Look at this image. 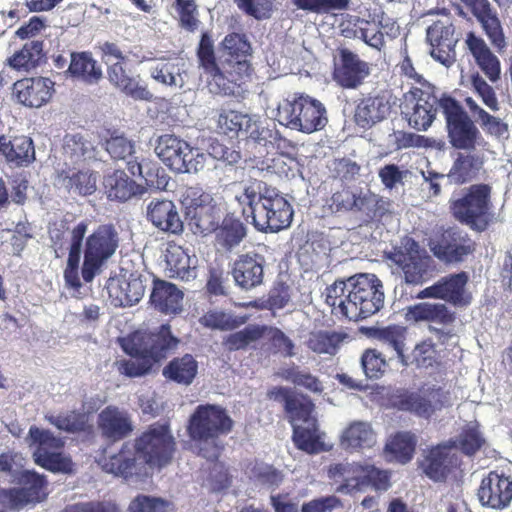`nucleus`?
Returning <instances> with one entry per match:
<instances>
[{
  "instance_id": "obj_59",
  "label": "nucleus",
  "mask_w": 512,
  "mask_h": 512,
  "mask_svg": "<svg viewBox=\"0 0 512 512\" xmlns=\"http://www.w3.org/2000/svg\"><path fill=\"white\" fill-rule=\"evenodd\" d=\"M88 224L81 221L70 231V245L66 269H78L83 239L87 233Z\"/></svg>"
},
{
  "instance_id": "obj_61",
  "label": "nucleus",
  "mask_w": 512,
  "mask_h": 512,
  "mask_svg": "<svg viewBox=\"0 0 512 512\" xmlns=\"http://www.w3.org/2000/svg\"><path fill=\"white\" fill-rule=\"evenodd\" d=\"M361 365L365 375L370 379L381 378L387 368L383 355L376 349H366L361 356Z\"/></svg>"
},
{
  "instance_id": "obj_44",
  "label": "nucleus",
  "mask_w": 512,
  "mask_h": 512,
  "mask_svg": "<svg viewBox=\"0 0 512 512\" xmlns=\"http://www.w3.org/2000/svg\"><path fill=\"white\" fill-rule=\"evenodd\" d=\"M105 193L111 200L127 201L137 193L138 185L123 170H114L104 177Z\"/></svg>"
},
{
  "instance_id": "obj_47",
  "label": "nucleus",
  "mask_w": 512,
  "mask_h": 512,
  "mask_svg": "<svg viewBox=\"0 0 512 512\" xmlns=\"http://www.w3.org/2000/svg\"><path fill=\"white\" fill-rule=\"evenodd\" d=\"M390 203L383 197L370 191L359 193L355 204V213H360L365 222L380 220L388 211Z\"/></svg>"
},
{
  "instance_id": "obj_5",
  "label": "nucleus",
  "mask_w": 512,
  "mask_h": 512,
  "mask_svg": "<svg viewBox=\"0 0 512 512\" xmlns=\"http://www.w3.org/2000/svg\"><path fill=\"white\" fill-rule=\"evenodd\" d=\"M234 420L227 409L218 404H200L190 415L187 433L197 444L199 455L209 461H216L223 445L221 438L233 431Z\"/></svg>"
},
{
  "instance_id": "obj_64",
  "label": "nucleus",
  "mask_w": 512,
  "mask_h": 512,
  "mask_svg": "<svg viewBox=\"0 0 512 512\" xmlns=\"http://www.w3.org/2000/svg\"><path fill=\"white\" fill-rule=\"evenodd\" d=\"M171 503L160 497L139 494L129 504V512H167Z\"/></svg>"
},
{
  "instance_id": "obj_58",
  "label": "nucleus",
  "mask_w": 512,
  "mask_h": 512,
  "mask_svg": "<svg viewBox=\"0 0 512 512\" xmlns=\"http://www.w3.org/2000/svg\"><path fill=\"white\" fill-rule=\"evenodd\" d=\"M223 47L227 52L226 59L247 60V56L251 54V45L244 34L230 33L225 36Z\"/></svg>"
},
{
  "instance_id": "obj_16",
  "label": "nucleus",
  "mask_w": 512,
  "mask_h": 512,
  "mask_svg": "<svg viewBox=\"0 0 512 512\" xmlns=\"http://www.w3.org/2000/svg\"><path fill=\"white\" fill-rule=\"evenodd\" d=\"M16 482L19 487L2 489L0 501L12 510L43 502L48 497V480L45 475L33 470L18 473Z\"/></svg>"
},
{
  "instance_id": "obj_40",
  "label": "nucleus",
  "mask_w": 512,
  "mask_h": 512,
  "mask_svg": "<svg viewBox=\"0 0 512 512\" xmlns=\"http://www.w3.org/2000/svg\"><path fill=\"white\" fill-rule=\"evenodd\" d=\"M366 331L370 338L391 347L396 352L399 361L403 365L407 366L409 364L408 357L404 352L407 333L406 327L392 324L386 327H369Z\"/></svg>"
},
{
  "instance_id": "obj_7",
  "label": "nucleus",
  "mask_w": 512,
  "mask_h": 512,
  "mask_svg": "<svg viewBox=\"0 0 512 512\" xmlns=\"http://www.w3.org/2000/svg\"><path fill=\"white\" fill-rule=\"evenodd\" d=\"M327 476L339 483L338 492L352 494L372 487L376 491H387L391 486V474L373 464L360 462H340L331 464Z\"/></svg>"
},
{
  "instance_id": "obj_6",
  "label": "nucleus",
  "mask_w": 512,
  "mask_h": 512,
  "mask_svg": "<svg viewBox=\"0 0 512 512\" xmlns=\"http://www.w3.org/2000/svg\"><path fill=\"white\" fill-rule=\"evenodd\" d=\"M492 187L489 184H472L462 195L450 200V213L459 223L476 232H484L494 222Z\"/></svg>"
},
{
  "instance_id": "obj_28",
  "label": "nucleus",
  "mask_w": 512,
  "mask_h": 512,
  "mask_svg": "<svg viewBox=\"0 0 512 512\" xmlns=\"http://www.w3.org/2000/svg\"><path fill=\"white\" fill-rule=\"evenodd\" d=\"M97 426L101 436L111 442L125 439L134 428L129 414L114 405L106 406L98 414Z\"/></svg>"
},
{
  "instance_id": "obj_38",
  "label": "nucleus",
  "mask_w": 512,
  "mask_h": 512,
  "mask_svg": "<svg viewBox=\"0 0 512 512\" xmlns=\"http://www.w3.org/2000/svg\"><path fill=\"white\" fill-rule=\"evenodd\" d=\"M406 319L452 325L456 320V313L444 303L421 302L407 308Z\"/></svg>"
},
{
  "instance_id": "obj_60",
  "label": "nucleus",
  "mask_w": 512,
  "mask_h": 512,
  "mask_svg": "<svg viewBox=\"0 0 512 512\" xmlns=\"http://www.w3.org/2000/svg\"><path fill=\"white\" fill-rule=\"evenodd\" d=\"M411 355V363L415 364L418 368L433 367L437 363L438 352L431 338L424 339L417 343Z\"/></svg>"
},
{
  "instance_id": "obj_54",
  "label": "nucleus",
  "mask_w": 512,
  "mask_h": 512,
  "mask_svg": "<svg viewBox=\"0 0 512 512\" xmlns=\"http://www.w3.org/2000/svg\"><path fill=\"white\" fill-rule=\"evenodd\" d=\"M266 330V326L248 325L240 331L229 334L224 340V345L229 351L246 349L252 343L260 340Z\"/></svg>"
},
{
  "instance_id": "obj_52",
  "label": "nucleus",
  "mask_w": 512,
  "mask_h": 512,
  "mask_svg": "<svg viewBox=\"0 0 512 512\" xmlns=\"http://www.w3.org/2000/svg\"><path fill=\"white\" fill-rule=\"evenodd\" d=\"M452 442H455L454 448H459L467 456L475 455L486 444L478 423L464 426L458 439L450 440L448 445H451Z\"/></svg>"
},
{
  "instance_id": "obj_15",
  "label": "nucleus",
  "mask_w": 512,
  "mask_h": 512,
  "mask_svg": "<svg viewBox=\"0 0 512 512\" xmlns=\"http://www.w3.org/2000/svg\"><path fill=\"white\" fill-rule=\"evenodd\" d=\"M440 103L441 97L435 94V87L423 84L422 87L411 88L404 95L402 113L412 128L426 131L434 122Z\"/></svg>"
},
{
  "instance_id": "obj_51",
  "label": "nucleus",
  "mask_w": 512,
  "mask_h": 512,
  "mask_svg": "<svg viewBox=\"0 0 512 512\" xmlns=\"http://www.w3.org/2000/svg\"><path fill=\"white\" fill-rule=\"evenodd\" d=\"M247 320V316H235L220 310H209L199 318V323L211 330L230 331L245 324Z\"/></svg>"
},
{
  "instance_id": "obj_17",
  "label": "nucleus",
  "mask_w": 512,
  "mask_h": 512,
  "mask_svg": "<svg viewBox=\"0 0 512 512\" xmlns=\"http://www.w3.org/2000/svg\"><path fill=\"white\" fill-rule=\"evenodd\" d=\"M389 259L401 270L406 284L421 285L429 278L432 259L412 238L395 248Z\"/></svg>"
},
{
  "instance_id": "obj_22",
  "label": "nucleus",
  "mask_w": 512,
  "mask_h": 512,
  "mask_svg": "<svg viewBox=\"0 0 512 512\" xmlns=\"http://www.w3.org/2000/svg\"><path fill=\"white\" fill-rule=\"evenodd\" d=\"M427 40L431 46V56L445 66H450L456 59L455 28L452 23L433 22L427 29Z\"/></svg>"
},
{
  "instance_id": "obj_8",
  "label": "nucleus",
  "mask_w": 512,
  "mask_h": 512,
  "mask_svg": "<svg viewBox=\"0 0 512 512\" xmlns=\"http://www.w3.org/2000/svg\"><path fill=\"white\" fill-rule=\"evenodd\" d=\"M277 119L282 125L307 134L322 130L328 122L325 106L304 94H295L292 99L280 102Z\"/></svg>"
},
{
  "instance_id": "obj_33",
  "label": "nucleus",
  "mask_w": 512,
  "mask_h": 512,
  "mask_svg": "<svg viewBox=\"0 0 512 512\" xmlns=\"http://www.w3.org/2000/svg\"><path fill=\"white\" fill-rule=\"evenodd\" d=\"M484 163L483 155L471 151L458 152L446 175L449 183L463 185L476 180L484 168Z\"/></svg>"
},
{
  "instance_id": "obj_45",
  "label": "nucleus",
  "mask_w": 512,
  "mask_h": 512,
  "mask_svg": "<svg viewBox=\"0 0 512 512\" xmlns=\"http://www.w3.org/2000/svg\"><path fill=\"white\" fill-rule=\"evenodd\" d=\"M68 72L72 77L80 78L86 83H97L102 78V70L88 52H74Z\"/></svg>"
},
{
  "instance_id": "obj_50",
  "label": "nucleus",
  "mask_w": 512,
  "mask_h": 512,
  "mask_svg": "<svg viewBox=\"0 0 512 512\" xmlns=\"http://www.w3.org/2000/svg\"><path fill=\"white\" fill-rule=\"evenodd\" d=\"M315 405L312 400L303 394H295L292 398L288 399L284 405V412L291 423L292 427L298 425V422L308 423L316 420L312 416Z\"/></svg>"
},
{
  "instance_id": "obj_34",
  "label": "nucleus",
  "mask_w": 512,
  "mask_h": 512,
  "mask_svg": "<svg viewBox=\"0 0 512 512\" xmlns=\"http://www.w3.org/2000/svg\"><path fill=\"white\" fill-rule=\"evenodd\" d=\"M467 49L476 64L491 82L500 79L501 65L496 55L492 53L486 42L474 32H469L465 40Z\"/></svg>"
},
{
  "instance_id": "obj_19",
  "label": "nucleus",
  "mask_w": 512,
  "mask_h": 512,
  "mask_svg": "<svg viewBox=\"0 0 512 512\" xmlns=\"http://www.w3.org/2000/svg\"><path fill=\"white\" fill-rule=\"evenodd\" d=\"M469 275L465 271L441 277L433 285L417 294L418 299L432 298L443 300L455 307H467L472 302V295L467 291Z\"/></svg>"
},
{
  "instance_id": "obj_9",
  "label": "nucleus",
  "mask_w": 512,
  "mask_h": 512,
  "mask_svg": "<svg viewBox=\"0 0 512 512\" xmlns=\"http://www.w3.org/2000/svg\"><path fill=\"white\" fill-rule=\"evenodd\" d=\"M440 109L445 118L448 142L451 147L464 151L475 150L484 139L462 105L452 96L443 94Z\"/></svg>"
},
{
  "instance_id": "obj_14",
  "label": "nucleus",
  "mask_w": 512,
  "mask_h": 512,
  "mask_svg": "<svg viewBox=\"0 0 512 512\" xmlns=\"http://www.w3.org/2000/svg\"><path fill=\"white\" fill-rule=\"evenodd\" d=\"M428 247L440 262L453 265L463 263L473 256L477 243L466 231L458 227H449L430 238Z\"/></svg>"
},
{
  "instance_id": "obj_43",
  "label": "nucleus",
  "mask_w": 512,
  "mask_h": 512,
  "mask_svg": "<svg viewBox=\"0 0 512 512\" xmlns=\"http://www.w3.org/2000/svg\"><path fill=\"white\" fill-rule=\"evenodd\" d=\"M306 427L294 425L292 440L295 446L308 454H318L327 451L319 432L317 419L306 423Z\"/></svg>"
},
{
  "instance_id": "obj_30",
  "label": "nucleus",
  "mask_w": 512,
  "mask_h": 512,
  "mask_svg": "<svg viewBox=\"0 0 512 512\" xmlns=\"http://www.w3.org/2000/svg\"><path fill=\"white\" fill-rule=\"evenodd\" d=\"M128 61L129 59L109 64L107 67L109 82L128 97L135 100L151 101L152 93L146 85L140 84L137 78L131 75V71L127 67Z\"/></svg>"
},
{
  "instance_id": "obj_32",
  "label": "nucleus",
  "mask_w": 512,
  "mask_h": 512,
  "mask_svg": "<svg viewBox=\"0 0 512 512\" xmlns=\"http://www.w3.org/2000/svg\"><path fill=\"white\" fill-rule=\"evenodd\" d=\"M217 122L220 130L231 138L242 134L254 141L260 140L259 127L248 114L231 109H222Z\"/></svg>"
},
{
  "instance_id": "obj_26",
  "label": "nucleus",
  "mask_w": 512,
  "mask_h": 512,
  "mask_svg": "<svg viewBox=\"0 0 512 512\" xmlns=\"http://www.w3.org/2000/svg\"><path fill=\"white\" fill-rule=\"evenodd\" d=\"M478 498L483 506L493 509L507 507L512 500V479L504 474L491 471L481 481Z\"/></svg>"
},
{
  "instance_id": "obj_36",
  "label": "nucleus",
  "mask_w": 512,
  "mask_h": 512,
  "mask_svg": "<svg viewBox=\"0 0 512 512\" xmlns=\"http://www.w3.org/2000/svg\"><path fill=\"white\" fill-rule=\"evenodd\" d=\"M150 301L159 312L176 315L182 311L183 292L175 284L157 279L154 281Z\"/></svg>"
},
{
  "instance_id": "obj_39",
  "label": "nucleus",
  "mask_w": 512,
  "mask_h": 512,
  "mask_svg": "<svg viewBox=\"0 0 512 512\" xmlns=\"http://www.w3.org/2000/svg\"><path fill=\"white\" fill-rule=\"evenodd\" d=\"M198 374V362L191 354L174 357L163 368V377L178 385L189 386Z\"/></svg>"
},
{
  "instance_id": "obj_63",
  "label": "nucleus",
  "mask_w": 512,
  "mask_h": 512,
  "mask_svg": "<svg viewBox=\"0 0 512 512\" xmlns=\"http://www.w3.org/2000/svg\"><path fill=\"white\" fill-rule=\"evenodd\" d=\"M358 194L348 187L334 192L327 200V207L332 213L354 212Z\"/></svg>"
},
{
  "instance_id": "obj_62",
  "label": "nucleus",
  "mask_w": 512,
  "mask_h": 512,
  "mask_svg": "<svg viewBox=\"0 0 512 512\" xmlns=\"http://www.w3.org/2000/svg\"><path fill=\"white\" fill-rule=\"evenodd\" d=\"M67 188L79 195H91L96 190V175L89 170H78L68 176Z\"/></svg>"
},
{
  "instance_id": "obj_1",
  "label": "nucleus",
  "mask_w": 512,
  "mask_h": 512,
  "mask_svg": "<svg viewBox=\"0 0 512 512\" xmlns=\"http://www.w3.org/2000/svg\"><path fill=\"white\" fill-rule=\"evenodd\" d=\"M176 442L168 423H152L133 442H124L117 453L104 458L102 470L126 481H145L155 470L169 465Z\"/></svg>"
},
{
  "instance_id": "obj_4",
  "label": "nucleus",
  "mask_w": 512,
  "mask_h": 512,
  "mask_svg": "<svg viewBox=\"0 0 512 512\" xmlns=\"http://www.w3.org/2000/svg\"><path fill=\"white\" fill-rule=\"evenodd\" d=\"M179 343L180 339L172 334L168 323L155 331H135L121 341L123 351L131 358L118 361L117 369L130 378L144 376L156 363L176 350Z\"/></svg>"
},
{
  "instance_id": "obj_25",
  "label": "nucleus",
  "mask_w": 512,
  "mask_h": 512,
  "mask_svg": "<svg viewBox=\"0 0 512 512\" xmlns=\"http://www.w3.org/2000/svg\"><path fill=\"white\" fill-rule=\"evenodd\" d=\"M461 3L481 24L491 44L502 51L506 47L503 29L489 0H461Z\"/></svg>"
},
{
  "instance_id": "obj_42",
  "label": "nucleus",
  "mask_w": 512,
  "mask_h": 512,
  "mask_svg": "<svg viewBox=\"0 0 512 512\" xmlns=\"http://www.w3.org/2000/svg\"><path fill=\"white\" fill-rule=\"evenodd\" d=\"M43 47V41H29L7 59V64L16 71L29 72L38 67L45 57Z\"/></svg>"
},
{
  "instance_id": "obj_11",
  "label": "nucleus",
  "mask_w": 512,
  "mask_h": 512,
  "mask_svg": "<svg viewBox=\"0 0 512 512\" xmlns=\"http://www.w3.org/2000/svg\"><path fill=\"white\" fill-rule=\"evenodd\" d=\"M119 246V236L111 224L98 226L85 241L82 278L91 282Z\"/></svg>"
},
{
  "instance_id": "obj_27",
  "label": "nucleus",
  "mask_w": 512,
  "mask_h": 512,
  "mask_svg": "<svg viewBox=\"0 0 512 512\" xmlns=\"http://www.w3.org/2000/svg\"><path fill=\"white\" fill-rule=\"evenodd\" d=\"M265 258L256 252L240 254L234 261L231 274L235 284L251 290L263 283Z\"/></svg>"
},
{
  "instance_id": "obj_31",
  "label": "nucleus",
  "mask_w": 512,
  "mask_h": 512,
  "mask_svg": "<svg viewBox=\"0 0 512 512\" xmlns=\"http://www.w3.org/2000/svg\"><path fill=\"white\" fill-rule=\"evenodd\" d=\"M455 442L432 447L421 463L423 472L433 481H444L456 466V457L451 455Z\"/></svg>"
},
{
  "instance_id": "obj_53",
  "label": "nucleus",
  "mask_w": 512,
  "mask_h": 512,
  "mask_svg": "<svg viewBox=\"0 0 512 512\" xmlns=\"http://www.w3.org/2000/svg\"><path fill=\"white\" fill-rule=\"evenodd\" d=\"M278 375L285 381L293 383L295 386L302 387L312 393H322L323 386L318 377L309 371L301 370L297 365H291L282 368Z\"/></svg>"
},
{
  "instance_id": "obj_57",
  "label": "nucleus",
  "mask_w": 512,
  "mask_h": 512,
  "mask_svg": "<svg viewBox=\"0 0 512 512\" xmlns=\"http://www.w3.org/2000/svg\"><path fill=\"white\" fill-rule=\"evenodd\" d=\"M197 58L199 67H201L204 73L210 78L218 69L219 64L216 60L213 40L207 32L201 35L197 48Z\"/></svg>"
},
{
  "instance_id": "obj_24",
  "label": "nucleus",
  "mask_w": 512,
  "mask_h": 512,
  "mask_svg": "<svg viewBox=\"0 0 512 512\" xmlns=\"http://www.w3.org/2000/svg\"><path fill=\"white\" fill-rule=\"evenodd\" d=\"M369 73L368 63L361 60L357 54L346 48L339 51V60L335 64L333 78L342 88L356 89Z\"/></svg>"
},
{
  "instance_id": "obj_23",
  "label": "nucleus",
  "mask_w": 512,
  "mask_h": 512,
  "mask_svg": "<svg viewBox=\"0 0 512 512\" xmlns=\"http://www.w3.org/2000/svg\"><path fill=\"white\" fill-rule=\"evenodd\" d=\"M391 111L389 98L383 93L362 95L355 101L353 119L362 129H370L382 122Z\"/></svg>"
},
{
  "instance_id": "obj_12",
  "label": "nucleus",
  "mask_w": 512,
  "mask_h": 512,
  "mask_svg": "<svg viewBox=\"0 0 512 512\" xmlns=\"http://www.w3.org/2000/svg\"><path fill=\"white\" fill-rule=\"evenodd\" d=\"M155 152L168 168L177 173H196L204 167L205 155L173 134L161 135Z\"/></svg>"
},
{
  "instance_id": "obj_49",
  "label": "nucleus",
  "mask_w": 512,
  "mask_h": 512,
  "mask_svg": "<svg viewBox=\"0 0 512 512\" xmlns=\"http://www.w3.org/2000/svg\"><path fill=\"white\" fill-rule=\"evenodd\" d=\"M45 419L57 429L67 433H81L85 432L89 427L88 415L84 412L77 410H70L61 412L57 415H45Z\"/></svg>"
},
{
  "instance_id": "obj_2",
  "label": "nucleus",
  "mask_w": 512,
  "mask_h": 512,
  "mask_svg": "<svg viewBox=\"0 0 512 512\" xmlns=\"http://www.w3.org/2000/svg\"><path fill=\"white\" fill-rule=\"evenodd\" d=\"M326 303L335 314L350 321L365 319L384 305L381 280L374 274H357L347 280H336L326 288Z\"/></svg>"
},
{
  "instance_id": "obj_48",
  "label": "nucleus",
  "mask_w": 512,
  "mask_h": 512,
  "mask_svg": "<svg viewBox=\"0 0 512 512\" xmlns=\"http://www.w3.org/2000/svg\"><path fill=\"white\" fill-rule=\"evenodd\" d=\"M166 263L172 277L188 280L194 275L189 254L177 244H169L165 254Z\"/></svg>"
},
{
  "instance_id": "obj_55",
  "label": "nucleus",
  "mask_w": 512,
  "mask_h": 512,
  "mask_svg": "<svg viewBox=\"0 0 512 512\" xmlns=\"http://www.w3.org/2000/svg\"><path fill=\"white\" fill-rule=\"evenodd\" d=\"M93 144L81 134H67L64 138L63 153L74 164L91 157Z\"/></svg>"
},
{
  "instance_id": "obj_20",
  "label": "nucleus",
  "mask_w": 512,
  "mask_h": 512,
  "mask_svg": "<svg viewBox=\"0 0 512 512\" xmlns=\"http://www.w3.org/2000/svg\"><path fill=\"white\" fill-rule=\"evenodd\" d=\"M212 201V196L198 185L187 187L182 194L189 225L202 234L214 230L217 224L212 214Z\"/></svg>"
},
{
  "instance_id": "obj_18",
  "label": "nucleus",
  "mask_w": 512,
  "mask_h": 512,
  "mask_svg": "<svg viewBox=\"0 0 512 512\" xmlns=\"http://www.w3.org/2000/svg\"><path fill=\"white\" fill-rule=\"evenodd\" d=\"M252 66L248 60L225 59L208 79V87L214 94L231 96L239 94L250 81Z\"/></svg>"
},
{
  "instance_id": "obj_21",
  "label": "nucleus",
  "mask_w": 512,
  "mask_h": 512,
  "mask_svg": "<svg viewBox=\"0 0 512 512\" xmlns=\"http://www.w3.org/2000/svg\"><path fill=\"white\" fill-rule=\"evenodd\" d=\"M55 83L47 77H25L13 84L18 103L29 108H40L52 98Z\"/></svg>"
},
{
  "instance_id": "obj_29",
  "label": "nucleus",
  "mask_w": 512,
  "mask_h": 512,
  "mask_svg": "<svg viewBox=\"0 0 512 512\" xmlns=\"http://www.w3.org/2000/svg\"><path fill=\"white\" fill-rule=\"evenodd\" d=\"M108 298L115 307H127L138 303L144 296L145 286L140 277L109 278L106 285Z\"/></svg>"
},
{
  "instance_id": "obj_41",
  "label": "nucleus",
  "mask_w": 512,
  "mask_h": 512,
  "mask_svg": "<svg viewBox=\"0 0 512 512\" xmlns=\"http://www.w3.org/2000/svg\"><path fill=\"white\" fill-rule=\"evenodd\" d=\"M376 441V435L370 424L361 421L351 423L342 433L340 444L345 450L370 448Z\"/></svg>"
},
{
  "instance_id": "obj_35",
  "label": "nucleus",
  "mask_w": 512,
  "mask_h": 512,
  "mask_svg": "<svg viewBox=\"0 0 512 512\" xmlns=\"http://www.w3.org/2000/svg\"><path fill=\"white\" fill-rule=\"evenodd\" d=\"M147 218L162 231L173 234L183 231V222L170 200H152L147 207Z\"/></svg>"
},
{
  "instance_id": "obj_37",
  "label": "nucleus",
  "mask_w": 512,
  "mask_h": 512,
  "mask_svg": "<svg viewBox=\"0 0 512 512\" xmlns=\"http://www.w3.org/2000/svg\"><path fill=\"white\" fill-rule=\"evenodd\" d=\"M0 153L16 166H26L35 160V149L30 137L21 135L8 138L1 135Z\"/></svg>"
},
{
  "instance_id": "obj_56",
  "label": "nucleus",
  "mask_w": 512,
  "mask_h": 512,
  "mask_svg": "<svg viewBox=\"0 0 512 512\" xmlns=\"http://www.w3.org/2000/svg\"><path fill=\"white\" fill-rule=\"evenodd\" d=\"M343 339L340 333L319 331L311 334L307 346L317 354L335 355Z\"/></svg>"
},
{
  "instance_id": "obj_10",
  "label": "nucleus",
  "mask_w": 512,
  "mask_h": 512,
  "mask_svg": "<svg viewBox=\"0 0 512 512\" xmlns=\"http://www.w3.org/2000/svg\"><path fill=\"white\" fill-rule=\"evenodd\" d=\"M27 441L34 446V462L53 473L70 474L74 470V464L69 456L63 453L65 442L55 436L50 430L41 429L35 425L28 432Z\"/></svg>"
},
{
  "instance_id": "obj_3",
  "label": "nucleus",
  "mask_w": 512,
  "mask_h": 512,
  "mask_svg": "<svg viewBox=\"0 0 512 512\" xmlns=\"http://www.w3.org/2000/svg\"><path fill=\"white\" fill-rule=\"evenodd\" d=\"M242 216L262 232H279L290 226L293 209L280 192L261 180H251L236 196Z\"/></svg>"
},
{
  "instance_id": "obj_13",
  "label": "nucleus",
  "mask_w": 512,
  "mask_h": 512,
  "mask_svg": "<svg viewBox=\"0 0 512 512\" xmlns=\"http://www.w3.org/2000/svg\"><path fill=\"white\" fill-rule=\"evenodd\" d=\"M389 401L393 408L425 419L451 406L450 393L434 385L420 392L396 391L390 396Z\"/></svg>"
},
{
  "instance_id": "obj_46",
  "label": "nucleus",
  "mask_w": 512,
  "mask_h": 512,
  "mask_svg": "<svg viewBox=\"0 0 512 512\" xmlns=\"http://www.w3.org/2000/svg\"><path fill=\"white\" fill-rule=\"evenodd\" d=\"M416 444V436L411 432H397L386 443L385 453L391 459L406 464L413 458Z\"/></svg>"
}]
</instances>
